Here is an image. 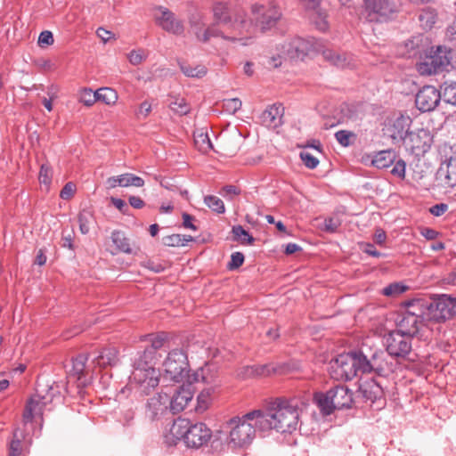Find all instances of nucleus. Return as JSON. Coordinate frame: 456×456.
I'll use <instances>...</instances> for the list:
<instances>
[{
	"label": "nucleus",
	"mask_w": 456,
	"mask_h": 456,
	"mask_svg": "<svg viewBox=\"0 0 456 456\" xmlns=\"http://www.w3.org/2000/svg\"><path fill=\"white\" fill-rule=\"evenodd\" d=\"M249 419L243 416V419H231L232 430L230 431V444L237 447L248 445L256 433L255 424L248 422Z\"/></svg>",
	"instance_id": "ddd939ff"
},
{
	"label": "nucleus",
	"mask_w": 456,
	"mask_h": 456,
	"mask_svg": "<svg viewBox=\"0 0 456 456\" xmlns=\"http://www.w3.org/2000/svg\"><path fill=\"white\" fill-rule=\"evenodd\" d=\"M34 66L39 70V72H49L56 69V65L50 59L46 58H37L33 60Z\"/></svg>",
	"instance_id": "a18cd8bd"
},
{
	"label": "nucleus",
	"mask_w": 456,
	"mask_h": 456,
	"mask_svg": "<svg viewBox=\"0 0 456 456\" xmlns=\"http://www.w3.org/2000/svg\"><path fill=\"white\" fill-rule=\"evenodd\" d=\"M429 50V75L447 69L452 60V50L445 45H438L436 50Z\"/></svg>",
	"instance_id": "2eb2a0df"
},
{
	"label": "nucleus",
	"mask_w": 456,
	"mask_h": 456,
	"mask_svg": "<svg viewBox=\"0 0 456 456\" xmlns=\"http://www.w3.org/2000/svg\"><path fill=\"white\" fill-rule=\"evenodd\" d=\"M77 220L81 233L87 234L90 232L92 224L94 222L93 212L88 209H83L79 212Z\"/></svg>",
	"instance_id": "c9c22d12"
},
{
	"label": "nucleus",
	"mask_w": 456,
	"mask_h": 456,
	"mask_svg": "<svg viewBox=\"0 0 456 456\" xmlns=\"http://www.w3.org/2000/svg\"><path fill=\"white\" fill-rule=\"evenodd\" d=\"M98 101L104 102L107 105L115 104L118 101L117 92L110 87H102L97 90Z\"/></svg>",
	"instance_id": "4c0bfd02"
},
{
	"label": "nucleus",
	"mask_w": 456,
	"mask_h": 456,
	"mask_svg": "<svg viewBox=\"0 0 456 456\" xmlns=\"http://www.w3.org/2000/svg\"><path fill=\"white\" fill-rule=\"evenodd\" d=\"M159 13L155 14V19L159 26L162 28H178L179 25L175 21V14L168 9L159 6L158 8Z\"/></svg>",
	"instance_id": "cd10ccee"
},
{
	"label": "nucleus",
	"mask_w": 456,
	"mask_h": 456,
	"mask_svg": "<svg viewBox=\"0 0 456 456\" xmlns=\"http://www.w3.org/2000/svg\"><path fill=\"white\" fill-rule=\"evenodd\" d=\"M38 179L41 183L44 184H50L52 181V170L51 168L43 164L40 167Z\"/></svg>",
	"instance_id": "680f3d73"
},
{
	"label": "nucleus",
	"mask_w": 456,
	"mask_h": 456,
	"mask_svg": "<svg viewBox=\"0 0 456 456\" xmlns=\"http://www.w3.org/2000/svg\"><path fill=\"white\" fill-rule=\"evenodd\" d=\"M88 354H79L72 358V367L69 370V378L75 379L77 381L78 387H85L90 384L92 380V373L94 371V364H87Z\"/></svg>",
	"instance_id": "4468645a"
},
{
	"label": "nucleus",
	"mask_w": 456,
	"mask_h": 456,
	"mask_svg": "<svg viewBox=\"0 0 456 456\" xmlns=\"http://www.w3.org/2000/svg\"><path fill=\"white\" fill-rule=\"evenodd\" d=\"M168 107L176 114L183 116L190 112V106L186 100L180 95L169 94L167 98Z\"/></svg>",
	"instance_id": "2f4dec72"
},
{
	"label": "nucleus",
	"mask_w": 456,
	"mask_h": 456,
	"mask_svg": "<svg viewBox=\"0 0 456 456\" xmlns=\"http://www.w3.org/2000/svg\"><path fill=\"white\" fill-rule=\"evenodd\" d=\"M454 297L447 294H429V322H444L454 316Z\"/></svg>",
	"instance_id": "6e6552de"
},
{
	"label": "nucleus",
	"mask_w": 456,
	"mask_h": 456,
	"mask_svg": "<svg viewBox=\"0 0 456 456\" xmlns=\"http://www.w3.org/2000/svg\"><path fill=\"white\" fill-rule=\"evenodd\" d=\"M194 142L198 150L204 153H207L213 148L212 142L207 133H200L195 136Z\"/></svg>",
	"instance_id": "c03bdc74"
},
{
	"label": "nucleus",
	"mask_w": 456,
	"mask_h": 456,
	"mask_svg": "<svg viewBox=\"0 0 456 456\" xmlns=\"http://www.w3.org/2000/svg\"><path fill=\"white\" fill-rule=\"evenodd\" d=\"M284 107L281 103L269 105L260 115V122L268 128H277L282 125Z\"/></svg>",
	"instance_id": "412c9836"
},
{
	"label": "nucleus",
	"mask_w": 456,
	"mask_h": 456,
	"mask_svg": "<svg viewBox=\"0 0 456 456\" xmlns=\"http://www.w3.org/2000/svg\"><path fill=\"white\" fill-rule=\"evenodd\" d=\"M364 19L369 23L387 22L396 12L395 4L389 0H364Z\"/></svg>",
	"instance_id": "1a4fd4ad"
},
{
	"label": "nucleus",
	"mask_w": 456,
	"mask_h": 456,
	"mask_svg": "<svg viewBox=\"0 0 456 456\" xmlns=\"http://www.w3.org/2000/svg\"><path fill=\"white\" fill-rule=\"evenodd\" d=\"M420 39L419 37H413L412 39L407 41L405 43V48L407 49L406 53H402L403 56H406L408 58L414 57L418 53H420L419 48Z\"/></svg>",
	"instance_id": "09e8293b"
},
{
	"label": "nucleus",
	"mask_w": 456,
	"mask_h": 456,
	"mask_svg": "<svg viewBox=\"0 0 456 456\" xmlns=\"http://www.w3.org/2000/svg\"><path fill=\"white\" fill-rule=\"evenodd\" d=\"M407 289H408V287L403 285V283L394 282V283L388 284L382 289V295L387 296V297H397V296L403 294Z\"/></svg>",
	"instance_id": "79ce46f5"
},
{
	"label": "nucleus",
	"mask_w": 456,
	"mask_h": 456,
	"mask_svg": "<svg viewBox=\"0 0 456 456\" xmlns=\"http://www.w3.org/2000/svg\"><path fill=\"white\" fill-rule=\"evenodd\" d=\"M314 401L322 415L328 416L335 410L350 409L354 404V392L345 385H336L325 393L316 392Z\"/></svg>",
	"instance_id": "423d86ee"
},
{
	"label": "nucleus",
	"mask_w": 456,
	"mask_h": 456,
	"mask_svg": "<svg viewBox=\"0 0 456 456\" xmlns=\"http://www.w3.org/2000/svg\"><path fill=\"white\" fill-rule=\"evenodd\" d=\"M194 239L191 235L171 234L162 238V243L167 247L184 246L188 242L193 241Z\"/></svg>",
	"instance_id": "f704fd0d"
},
{
	"label": "nucleus",
	"mask_w": 456,
	"mask_h": 456,
	"mask_svg": "<svg viewBox=\"0 0 456 456\" xmlns=\"http://www.w3.org/2000/svg\"><path fill=\"white\" fill-rule=\"evenodd\" d=\"M146 53L143 50H133L128 54V60L131 64L136 66L141 64L146 59Z\"/></svg>",
	"instance_id": "052dcab7"
},
{
	"label": "nucleus",
	"mask_w": 456,
	"mask_h": 456,
	"mask_svg": "<svg viewBox=\"0 0 456 456\" xmlns=\"http://www.w3.org/2000/svg\"><path fill=\"white\" fill-rule=\"evenodd\" d=\"M396 154L394 151H381L373 157L371 164L379 169L387 168L394 164Z\"/></svg>",
	"instance_id": "c756f323"
},
{
	"label": "nucleus",
	"mask_w": 456,
	"mask_h": 456,
	"mask_svg": "<svg viewBox=\"0 0 456 456\" xmlns=\"http://www.w3.org/2000/svg\"><path fill=\"white\" fill-rule=\"evenodd\" d=\"M196 37L200 42H207L212 37H222L224 38H228L232 42H238L241 45H248L249 37L245 38H236V37H226L223 35L222 30H198L196 33Z\"/></svg>",
	"instance_id": "7c9ffc66"
},
{
	"label": "nucleus",
	"mask_w": 456,
	"mask_h": 456,
	"mask_svg": "<svg viewBox=\"0 0 456 456\" xmlns=\"http://www.w3.org/2000/svg\"><path fill=\"white\" fill-rule=\"evenodd\" d=\"M321 52L327 61L338 68H345L352 61L351 57L346 53H338L331 49H324L323 46Z\"/></svg>",
	"instance_id": "bb28decb"
},
{
	"label": "nucleus",
	"mask_w": 456,
	"mask_h": 456,
	"mask_svg": "<svg viewBox=\"0 0 456 456\" xmlns=\"http://www.w3.org/2000/svg\"><path fill=\"white\" fill-rule=\"evenodd\" d=\"M393 167L390 171V173L401 179H403L405 176V168H406V163L402 159H395L394 164H392Z\"/></svg>",
	"instance_id": "603ef678"
},
{
	"label": "nucleus",
	"mask_w": 456,
	"mask_h": 456,
	"mask_svg": "<svg viewBox=\"0 0 456 456\" xmlns=\"http://www.w3.org/2000/svg\"><path fill=\"white\" fill-rule=\"evenodd\" d=\"M79 102L85 106L91 107L98 101L97 91L94 92L90 88H84L79 94Z\"/></svg>",
	"instance_id": "37998d69"
},
{
	"label": "nucleus",
	"mask_w": 456,
	"mask_h": 456,
	"mask_svg": "<svg viewBox=\"0 0 456 456\" xmlns=\"http://www.w3.org/2000/svg\"><path fill=\"white\" fill-rule=\"evenodd\" d=\"M109 188L120 187H142L144 185V180L132 173H125L120 175L109 177L106 181Z\"/></svg>",
	"instance_id": "4be33fe9"
},
{
	"label": "nucleus",
	"mask_w": 456,
	"mask_h": 456,
	"mask_svg": "<svg viewBox=\"0 0 456 456\" xmlns=\"http://www.w3.org/2000/svg\"><path fill=\"white\" fill-rule=\"evenodd\" d=\"M432 281L434 283H439L442 281L446 284L456 285V273H449L447 278H441V276L432 273L429 275V281Z\"/></svg>",
	"instance_id": "0e129e2a"
},
{
	"label": "nucleus",
	"mask_w": 456,
	"mask_h": 456,
	"mask_svg": "<svg viewBox=\"0 0 456 456\" xmlns=\"http://www.w3.org/2000/svg\"><path fill=\"white\" fill-rule=\"evenodd\" d=\"M145 338H149V340L151 341V346H148L147 348L153 349L152 353L155 354L157 353V350L163 347L168 339V336L165 332L158 333L156 335L149 334Z\"/></svg>",
	"instance_id": "58836bf2"
},
{
	"label": "nucleus",
	"mask_w": 456,
	"mask_h": 456,
	"mask_svg": "<svg viewBox=\"0 0 456 456\" xmlns=\"http://www.w3.org/2000/svg\"><path fill=\"white\" fill-rule=\"evenodd\" d=\"M74 232H67L63 230L61 232V247L68 248L69 249L74 250L75 247L73 244Z\"/></svg>",
	"instance_id": "e2e57ef3"
},
{
	"label": "nucleus",
	"mask_w": 456,
	"mask_h": 456,
	"mask_svg": "<svg viewBox=\"0 0 456 456\" xmlns=\"http://www.w3.org/2000/svg\"><path fill=\"white\" fill-rule=\"evenodd\" d=\"M244 255L241 252H234L231 256V261L227 265L230 271H233L240 267L244 263Z\"/></svg>",
	"instance_id": "6e6d98bb"
},
{
	"label": "nucleus",
	"mask_w": 456,
	"mask_h": 456,
	"mask_svg": "<svg viewBox=\"0 0 456 456\" xmlns=\"http://www.w3.org/2000/svg\"><path fill=\"white\" fill-rule=\"evenodd\" d=\"M410 122V118L403 115L395 118L391 126L388 127L390 137L393 140H403L408 134Z\"/></svg>",
	"instance_id": "393cba45"
},
{
	"label": "nucleus",
	"mask_w": 456,
	"mask_h": 456,
	"mask_svg": "<svg viewBox=\"0 0 456 456\" xmlns=\"http://www.w3.org/2000/svg\"><path fill=\"white\" fill-rule=\"evenodd\" d=\"M281 17L280 10L274 6L253 4L249 20L255 28H273L277 25Z\"/></svg>",
	"instance_id": "f8f14e48"
},
{
	"label": "nucleus",
	"mask_w": 456,
	"mask_h": 456,
	"mask_svg": "<svg viewBox=\"0 0 456 456\" xmlns=\"http://www.w3.org/2000/svg\"><path fill=\"white\" fill-rule=\"evenodd\" d=\"M449 209V206L446 203H437L429 207V214L434 216L439 217L444 215Z\"/></svg>",
	"instance_id": "69168bd1"
},
{
	"label": "nucleus",
	"mask_w": 456,
	"mask_h": 456,
	"mask_svg": "<svg viewBox=\"0 0 456 456\" xmlns=\"http://www.w3.org/2000/svg\"><path fill=\"white\" fill-rule=\"evenodd\" d=\"M311 395L304 393L292 397H277L272 401L265 411L255 410L245 414L248 419H256L262 430L275 429L280 433H292L297 429L299 413L309 403Z\"/></svg>",
	"instance_id": "f257e3e1"
},
{
	"label": "nucleus",
	"mask_w": 456,
	"mask_h": 456,
	"mask_svg": "<svg viewBox=\"0 0 456 456\" xmlns=\"http://www.w3.org/2000/svg\"><path fill=\"white\" fill-rule=\"evenodd\" d=\"M442 161L445 168L448 167V174L450 175L451 180L453 182V185L456 186V157L445 156L444 159L442 158Z\"/></svg>",
	"instance_id": "de8ad7c7"
},
{
	"label": "nucleus",
	"mask_w": 456,
	"mask_h": 456,
	"mask_svg": "<svg viewBox=\"0 0 456 456\" xmlns=\"http://www.w3.org/2000/svg\"><path fill=\"white\" fill-rule=\"evenodd\" d=\"M419 316L412 313H407L397 322L396 330L412 338L419 330Z\"/></svg>",
	"instance_id": "5701e85b"
},
{
	"label": "nucleus",
	"mask_w": 456,
	"mask_h": 456,
	"mask_svg": "<svg viewBox=\"0 0 456 456\" xmlns=\"http://www.w3.org/2000/svg\"><path fill=\"white\" fill-rule=\"evenodd\" d=\"M44 403L38 395L30 397L26 403L23 411V421L31 422L37 414H42Z\"/></svg>",
	"instance_id": "a878e982"
},
{
	"label": "nucleus",
	"mask_w": 456,
	"mask_h": 456,
	"mask_svg": "<svg viewBox=\"0 0 456 456\" xmlns=\"http://www.w3.org/2000/svg\"><path fill=\"white\" fill-rule=\"evenodd\" d=\"M362 367V375L375 374L379 377H388L397 369V362L386 350L368 342H363L358 347Z\"/></svg>",
	"instance_id": "7ed1b4c3"
},
{
	"label": "nucleus",
	"mask_w": 456,
	"mask_h": 456,
	"mask_svg": "<svg viewBox=\"0 0 456 456\" xmlns=\"http://www.w3.org/2000/svg\"><path fill=\"white\" fill-rule=\"evenodd\" d=\"M169 395L167 393H158L148 399L146 403V415L155 420L169 409Z\"/></svg>",
	"instance_id": "aec40b11"
},
{
	"label": "nucleus",
	"mask_w": 456,
	"mask_h": 456,
	"mask_svg": "<svg viewBox=\"0 0 456 456\" xmlns=\"http://www.w3.org/2000/svg\"><path fill=\"white\" fill-rule=\"evenodd\" d=\"M359 391L366 401L376 403L377 408H382L385 405L386 398L384 390L374 379L362 384L359 387Z\"/></svg>",
	"instance_id": "dca6fc26"
},
{
	"label": "nucleus",
	"mask_w": 456,
	"mask_h": 456,
	"mask_svg": "<svg viewBox=\"0 0 456 456\" xmlns=\"http://www.w3.org/2000/svg\"><path fill=\"white\" fill-rule=\"evenodd\" d=\"M447 168L448 167L445 168V166H444L441 158L440 167L435 174L434 182L429 185V192H431L433 196H436V192L439 194H445L449 189H452L454 187Z\"/></svg>",
	"instance_id": "6ab92c4d"
},
{
	"label": "nucleus",
	"mask_w": 456,
	"mask_h": 456,
	"mask_svg": "<svg viewBox=\"0 0 456 456\" xmlns=\"http://www.w3.org/2000/svg\"><path fill=\"white\" fill-rule=\"evenodd\" d=\"M240 189L235 185H224L220 191V194L229 200H232L235 196L240 194Z\"/></svg>",
	"instance_id": "5fc2aeb1"
},
{
	"label": "nucleus",
	"mask_w": 456,
	"mask_h": 456,
	"mask_svg": "<svg viewBox=\"0 0 456 456\" xmlns=\"http://www.w3.org/2000/svg\"><path fill=\"white\" fill-rule=\"evenodd\" d=\"M152 350L145 348L143 351L138 352L134 359V370L130 379L137 384V393L141 395H150L159 382L158 372L153 366L156 354L152 353Z\"/></svg>",
	"instance_id": "20e7f679"
},
{
	"label": "nucleus",
	"mask_w": 456,
	"mask_h": 456,
	"mask_svg": "<svg viewBox=\"0 0 456 456\" xmlns=\"http://www.w3.org/2000/svg\"><path fill=\"white\" fill-rule=\"evenodd\" d=\"M162 377L164 379L175 383L186 381L190 385L200 381L207 382L206 370L200 368L190 374V365L186 352L183 349L171 350L162 364Z\"/></svg>",
	"instance_id": "f03ea898"
},
{
	"label": "nucleus",
	"mask_w": 456,
	"mask_h": 456,
	"mask_svg": "<svg viewBox=\"0 0 456 456\" xmlns=\"http://www.w3.org/2000/svg\"><path fill=\"white\" fill-rule=\"evenodd\" d=\"M118 351L115 347L103 348L93 360L92 364L100 368L115 366L118 362Z\"/></svg>",
	"instance_id": "b1692460"
},
{
	"label": "nucleus",
	"mask_w": 456,
	"mask_h": 456,
	"mask_svg": "<svg viewBox=\"0 0 456 456\" xmlns=\"http://www.w3.org/2000/svg\"><path fill=\"white\" fill-rule=\"evenodd\" d=\"M75 191L76 185L73 183L69 182L62 187L60 192V197L63 200H69L73 197Z\"/></svg>",
	"instance_id": "774afa93"
},
{
	"label": "nucleus",
	"mask_w": 456,
	"mask_h": 456,
	"mask_svg": "<svg viewBox=\"0 0 456 456\" xmlns=\"http://www.w3.org/2000/svg\"><path fill=\"white\" fill-rule=\"evenodd\" d=\"M205 204L217 214H224L225 207L221 199L214 195H208L204 198Z\"/></svg>",
	"instance_id": "ea45409f"
},
{
	"label": "nucleus",
	"mask_w": 456,
	"mask_h": 456,
	"mask_svg": "<svg viewBox=\"0 0 456 456\" xmlns=\"http://www.w3.org/2000/svg\"><path fill=\"white\" fill-rule=\"evenodd\" d=\"M273 375H286L294 369L289 362H273Z\"/></svg>",
	"instance_id": "13d9d810"
},
{
	"label": "nucleus",
	"mask_w": 456,
	"mask_h": 456,
	"mask_svg": "<svg viewBox=\"0 0 456 456\" xmlns=\"http://www.w3.org/2000/svg\"><path fill=\"white\" fill-rule=\"evenodd\" d=\"M212 11L214 20L217 25H226L231 21V12L226 3H215Z\"/></svg>",
	"instance_id": "c85d7f7f"
},
{
	"label": "nucleus",
	"mask_w": 456,
	"mask_h": 456,
	"mask_svg": "<svg viewBox=\"0 0 456 456\" xmlns=\"http://www.w3.org/2000/svg\"><path fill=\"white\" fill-rule=\"evenodd\" d=\"M299 156L304 165L309 169H314L319 164L318 159L307 151H301Z\"/></svg>",
	"instance_id": "864d4df0"
},
{
	"label": "nucleus",
	"mask_w": 456,
	"mask_h": 456,
	"mask_svg": "<svg viewBox=\"0 0 456 456\" xmlns=\"http://www.w3.org/2000/svg\"><path fill=\"white\" fill-rule=\"evenodd\" d=\"M430 88L435 101L432 105H429V112L438 106L441 100H444L445 103L456 106V82H444L440 86L439 90L433 86H429Z\"/></svg>",
	"instance_id": "f3484780"
},
{
	"label": "nucleus",
	"mask_w": 456,
	"mask_h": 456,
	"mask_svg": "<svg viewBox=\"0 0 456 456\" xmlns=\"http://www.w3.org/2000/svg\"><path fill=\"white\" fill-rule=\"evenodd\" d=\"M359 361L358 348L338 354L330 363L331 377L337 380H352L362 374Z\"/></svg>",
	"instance_id": "0eeeda50"
},
{
	"label": "nucleus",
	"mask_w": 456,
	"mask_h": 456,
	"mask_svg": "<svg viewBox=\"0 0 456 456\" xmlns=\"http://www.w3.org/2000/svg\"><path fill=\"white\" fill-rule=\"evenodd\" d=\"M335 138L343 147H348L354 143L356 139V134L354 132L347 130H339L335 133Z\"/></svg>",
	"instance_id": "a19ab883"
},
{
	"label": "nucleus",
	"mask_w": 456,
	"mask_h": 456,
	"mask_svg": "<svg viewBox=\"0 0 456 456\" xmlns=\"http://www.w3.org/2000/svg\"><path fill=\"white\" fill-rule=\"evenodd\" d=\"M322 45L314 37H295L286 46L282 45L283 53L291 60L303 61L305 56L321 52Z\"/></svg>",
	"instance_id": "9d476101"
},
{
	"label": "nucleus",
	"mask_w": 456,
	"mask_h": 456,
	"mask_svg": "<svg viewBox=\"0 0 456 456\" xmlns=\"http://www.w3.org/2000/svg\"><path fill=\"white\" fill-rule=\"evenodd\" d=\"M427 86H424L416 94L415 105L421 112L428 111V95L425 94Z\"/></svg>",
	"instance_id": "8fccbe9b"
},
{
	"label": "nucleus",
	"mask_w": 456,
	"mask_h": 456,
	"mask_svg": "<svg viewBox=\"0 0 456 456\" xmlns=\"http://www.w3.org/2000/svg\"><path fill=\"white\" fill-rule=\"evenodd\" d=\"M242 102L239 98L224 99L223 101V108L225 111L234 114L241 108Z\"/></svg>",
	"instance_id": "3c124183"
},
{
	"label": "nucleus",
	"mask_w": 456,
	"mask_h": 456,
	"mask_svg": "<svg viewBox=\"0 0 456 456\" xmlns=\"http://www.w3.org/2000/svg\"><path fill=\"white\" fill-rule=\"evenodd\" d=\"M341 225V222L337 217H328L324 220V228L328 232H335Z\"/></svg>",
	"instance_id": "338daca9"
},
{
	"label": "nucleus",
	"mask_w": 456,
	"mask_h": 456,
	"mask_svg": "<svg viewBox=\"0 0 456 456\" xmlns=\"http://www.w3.org/2000/svg\"><path fill=\"white\" fill-rule=\"evenodd\" d=\"M233 240L240 241L242 245H252L255 238L248 233L241 225H235L232 229Z\"/></svg>",
	"instance_id": "e433bc0d"
},
{
	"label": "nucleus",
	"mask_w": 456,
	"mask_h": 456,
	"mask_svg": "<svg viewBox=\"0 0 456 456\" xmlns=\"http://www.w3.org/2000/svg\"><path fill=\"white\" fill-rule=\"evenodd\" d=\"M189 383L184 384L175 390L172 396H169V411L173 414L181 412L185 409L193 397V392Z\"/></svg>",
	"instance_id": "a211bd4d"
},
{
	"label": "nucleus",
	"mask_w": 456,
	"mask_h": 456,
	"mask_svg": "<svg viewBox=\"0 0 456 456\" xmlns=\"http://www.w3.org/2000/svg\"><path fill=\"white\" fill-rule=\"evenodd\" d=\"M384 345L393 359H404L411 350V338L396 330H391L384 336Z\"/></svg>",
	"instance_id": "9b49d317"
},
{
	"label": "nucleus",
	"mask_w": 456,
	"mask_h": 456,
	"mask_svg": "<svg viewBox=\"0 0 456 456\" xmlns=\"http://www.w3.org/2000/svg\"><path fill=\"white\" fill-rule=\"evenodd\" d=\"M22 452L21 441L17 436V433H13V439L9 445V456H20Z\"/></svg>",
	"instance_id": "4d7b16f0"
},
{
	"label": "nucleus",
	"mask_w": 456,
	"mask_h": 456,
	"mask_svg": "<svg viewBox=\"0 0 456 456\" xmlns=\"http://www.w3.org/2000/svg\"><path fill=\"white\" fill-rule=\"evenodd\" d=\"M54 42L51 30H42L38 37L37 44L41 48L52 45Z\"/></svg>",
	"instance_id": "bf43d9fd"
},
{
	"label": "nucleus",
	"mask_w": 456,
	"mask_h": 456,
	"mask_svg": "<svg viewBox=\"0 0 456 456\" xmlns=\"http://www.w3.org/2000/svg\"><path fill=\"white\" fill-rule=\"evenodd\" d=\"M251 373L256 376L268 377L273 375V362L265 364H258L250 367Z\"/></svg>",
	"instance_id": "49530a36"
},
{
	"label": "nucleus",
	"mask_w": 456,
	"mask_h": 456,
	"mask_svg": "<svg viewBox=\"0 0 456 456\" xmlns=\"http://www.w3.org/2000/svg\"><path fill=\"white\" fill-rule=\"evenodd\" d=\"M170 434L178 440H183L187 447L196 449L207 445L212 437V431L205 423H192L181 418L174 421Z\"/></svg>",
	"instance_id": "39448f33"
},
{
	"label": "nucleus",
	"mask_w": 456,
	"mask_h": 456,
	"mask_svg": "<svg viewBox=\"0 0 456 456\" xmlns=\"http://www.w3.org/2000/svg\"><path fill=\"white\" fill-rule=\"evenodd\" d=\"M181 71L189 77H203L207 72L208 69L201 64H197L195 66H191L190 63L184 61H178Z\"/></svg>",
	"instance_id": "473e14b6"
},
{
	"label": "nucleus",
	"mask_w": 456,
	"mask_h": 456,
	"mask_svg": "<svg viewBox=\"0 0 456 456\" xmlns=\"http://www.w3.org/2000/svg\"><path fill=\"white\" fill-rule=\"evenodd\" d=\"M111 240L119 251L126 254L133 253L130 240L126 236L124 232L118 230L113 231L111 233Z\"/></svg>",
	"instance_id": "72a5a7b5"
}]
</instances>
